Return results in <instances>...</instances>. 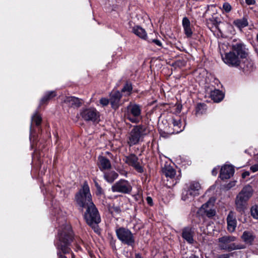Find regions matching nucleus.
Masks as SVG:
<instances>
[{
  "instance_id": "f257e3e1",
  "label": "nucleus",
  "mask_w": 258,
  "mask_h": 258,
  "mask_svg": "<svg viewBox=\"0 0 258 258\" xmlns=\"http://www.w3.org/2000/svg\"><path fill=\"white\" fill-rule=\"evenodd\" d=\"M56 221L59 227L57 239L55 242L57 249V254L58 258H67L65 255L61 254V252L66 254L71 251L69 245L72 241V231L70 226L66 224L64 216L59 218V216L57 215Z\"/></svg>"
},
{
  "instance_id": "f03ea898",
  "label": "nucleus",
  "mask_w": 258,
  "mask_h": 258,
  "mask_svg": "<svg viewBox=\"0 0 258 258\" xmlns=\"http://www.w3.org/2000/svg\"><path fill=\"white\" fill-rule=\"evenodd\" d=\"M221 54L224 62L230 67L238 68L243 72H249L253 69V63L250 59H245L244 61L231 51Z\"/></svg>"
},
{
  "instance_id": "7ed1b4c3",
  "label": "nucleus",
  "mask_w": 258,
  "mask_h": 258,
  "mask_svg": "<svg viewBox=\"0 0 258 258\" xmlns=\"http://www.w3.org/2000/svg\"><path fill=\"white\" fill-rule=\"evenodd\" d=\"M75 200L77 205L81 208L82 210L83 208H86L94 204L92 201L89 186L86 181L83 183L81 188L76 193Z\"/></svg>"
},
{
  "instance_id": "20e7f679",
  "label": "nucleus",
  "mask_w": 258,
  "mask_h": 258,
  "mask_svg": "<svg viewBox=\"0 0 258 258\" xmlns=\"http://www.w3.org/2000/svg\"><path fill=\"white\" fill-rule=\"evenodd\" d=\"M253 194L252 187L249 185L245 186L237 195L235 199L236 211L242 214L244 213L247 206V202Z\"/></svg>"
},
{
  "instance_id": "39448f33",
  "label": "nucleus",
  "mask_w": 258,
  "mask_h": 258,
  "mask_svg": "<svg viewBox=\"0 0 258 258\" xmlns=\"http://www.w3.org/2000/svg\"><path fill=\"white\" fill-rule=\"evenodd\" d=\"M149 133L147 128L143 125L134 126L127 137V143L129 146L132 147L142 142L144 138Z\"/></svg>"
},
{
  "instance_id": "423d86ee",
  "label": "nucleus",
  "mask_w": 258,
  "mask_h": 258,
  "mask_svg": "<svg viewBox=\"0 0 258 258\" xmlns=\"http://www.w3.org/2000/svg\"><path fill=\"white\" fill-rule=\"evenodd\" d=\"M86 208L84 218L87 223L94 229V231L98 232L99 229L97 224L101 221L98 211L94 204Z\"/></svg>"
},
{
  "instance_id": "0eeeda50",
  "label": "nucleus",
  "mask_w": 258,
  "mask_h": 258,
  "mask_svg": "<svg viewBox=\"0 0 258 258\" xmlns=\"http://www.w3.org/2000/svg\"><path fill=\"white\" fill-rule=\"evenodd\" d=\"M124 115L132 123H137L141 120L142 106L131 102L125 108Z\"/></svg>"
},
{
  "instance_id": "6e6552de",
  "label": "nucleus",
  "mask_w": 258,
  "mask_h": 258,
  "mask_svg": "<svg viewBox=\"0 0 258 258\" xmlns=\"http://www.w3.org/2000/svg\"><path fill=\"white\" fill-rule=\"evenodd\" d=\"M201 186L199 182L191 181L185 185L182 195L181 199L184 201H191L194 198L200 195Z\"/></svg>"
},
{
  "instance_id": "1a4fd4ad",
  "label": "nucleus",
  "mask_w": 258,
  "mask_h": 258,
  "mask_svg": "<svg viewBox=\"0 0 258 258\" xmlns=\"http://www.w3.org/2000/svg\"><path fill=\"white\" fill-rule=\"evenodd\" d=\"M236 240L234 236H224L218 238L219 246L221 249L232 251L244 248V246L236 244L233 242Z\"/></svg>"
},
{
  "instance_id": "9d476101",
  "label": "nucleus",
  "mask_w": 258,
  "mask_h": 258,
  "mask_svg": "<svg viewBox=\"0 0 258 258\" xmlns=\"http://www.w3.org/2000/svg\"><path fill=\"white\" fill-rule=\"evenodd\" d=\"M79 115L87 122H98L100 120V113L94 107H84L80 110Z\"/></svg>"
},
{
  "instance_id": "9b49d317",
  "label": "nucleus",
  "mask_w": 258,
  "mask_h": 258,
  "mask_svg": "<svg viewBox=\"0 0 258 258\" xmlns=\"http://www.w3.org/2000/svg\"><path fill=\"white\" fill-rule=\"evenodd\" d=\"M118 239L123 244L128 246H133L135 242L132 232L127 228L120 227L115 230Z\"/></svg>"
},
{
  "instance_id": "f8f14e48",
  "label": "nucleus",
  "mask_w": 258,
  "mask_h": 258,
  "mask_svg": "<svg viewBox=\"0 0 258 258\" xmlns=\"http://www.w3.org/2000/svg\"><path fill=\"white\" fill-rule=\"evenodd\" d=\"M111 190L113 192L128 194L132 190V186L127 180L120 179L112 186Z\"/></svg>"
},
{
  "instance_id": "ddd939ff",
  "label": "nucleus",
  "mask_w": 258,
  "mask_h": 258,
  "mask_svg": "<svg viewBox=\"0 0 258 258\" xmlns=\"http://www.w3.org/2000/svg\"><path fill=\"white\" fill-rule=\"evenodd\" d=\"M162 172L169 182L168 186L171 187L175 185L180 180V176H176V171L170 166H165L162 169Z\"/></svg>"
},
{
  "instance_id": "4468645a",
  "label": "nucleus",
  "mask_w": 258,
  "mask_h": 258,
  "mask_svg": "<svg viewBox=\"0 0 258 258\" xmlns=\"http://www.w3.org/2000/svg\"><path fill=\"white\" fill-rule=\"evenodd\" d=\"M231 51L233 52L244 61L245 59H249L247 58L248 49L246 48L245 45L241 42L232 44Z\"/></svg>"
},
{
  "instance_id": "2eb2a0df",
  "label": "nucleus",
  "mask_w": 258,
  "mask_h": 258,
  "mask_svg": "<svg viewBox=\"0 0 258 258\" xmlns=\"http://www.w3.org/2000/svg\"><path fill=\"white\" fill-rule=\"evenodd\" d=\"M123 160L129 166L133 167L138 172L143 173L144 172L143 168L139 161V158L135 154H131L125 156Z\"/></svg>"
},
{
  "instance_id": "dca6fc26",
  "label": "nucleus",
  "mask_w": 258,
  "mask_h": 258,
  "mask_svg": "<svg viewBox=\"0 0 258 258\" xmlns=\"http://www.w3.org/2000/svg\"><path fill=\"white\" fill-rule=\"evenodd\" d=\"M227 224V230L232 233L235 231L236 227L237 226V221L236 219V216L235 213L230 211L226 218Z\"/></svg>"
},
{
  "instance_id": "f3484780",
  "label": "nucleus",
  "mask_w": 258,
  "mask_h": 258,
  "mask_svg": "<svg viewBox=\"0 0 258 258\" xmlns=\"http://www.w3.org/2000/svg\"><path fill=\"white\" fill-rule=\"evenodd\" d=\"M214 201L210 199L207 202L203 204L201 208V211H203L205 214L209 218H212L216 214L215 210L212 209Z\"/></svg>"
},
{
  "instance_id": "a211bd4d",
  "label": "nucleus",
  "mask_w": 258,
  "mask_h": 258,
  "mask_svg": "<svg viewBox=\"0 0 258 258\" xmlns=\"http://www.w3.org/2000/svg\"><path fill=\"white\" fill-rule=\"evenodd\" d=\"M122 95L118 91H113L110 94V103L112 108L117 109L120 106V101Z\"/></svg>"
},
{
  "instance_id": "6ab92c4d",
  "label": "nucleus",
  "mask_w": 258,
  "mask_h": 258,
  "mask_svg": "<svg viewBox=\"0 0 258 258\" xmlns=\"http://www.w3.org/2000/svg\"><path fill=\"white\" fill-rule=\"evenodd\" d=\"M234 173V169L231 165H225L221 167L220 177L221 179H227L233 176Z\"/></svg>"
},
{
  "instance_id": "aec40b11",
  "label": "nucleus",
  "mask_w": 258,
  "mask_h": 258,
  "mask_svg": "<svg viewBox=\"0 0 258 258\" xmlns=\"http://www.w3.org/2000/svg\"><path fill=\"white\" fill-rule=\"evenodd\" d=\"M98 159V166L101 171H103L109 169L111 168V165L110 161L107 158L102 156H99Z\"/></svg>"
},
{
  "instance_id": "412c9836",
  "label": "nucleus",
  "mask_w": 258,
  "mask_h": 258,
  "mask_svg": "<svg viewBox=\"0 0 258 258\" xmlns=\"http://www.w3.org/2000/svg\"><path fill=\"white\" fill-rule=\"evenodd\" d=\"M194 232L192 229L189 227H185L182 230V237L189 243H192L194 242L193 236Z\"/></svg>"
},
{
  "instance_id": "4be33fe9",
  "label": "nucleus",
  "mask_w": 258,
  "mask_h": 258,
  "mask_svg": "<svg viewBox=\"0 0 258 258\" xmlns=\"http://www.w3.org/2000/svg\"><path fill=\"white\" fill-rule=\"evenodd\" d=\"M241 238L245 243L250 245L252 244L255 236L252 231H244L241 236Z\"/></svg>"
},
{
  "instance_id": "5701e85b",
  "label": "nucleus",
  "mask_w": 258,
  "mask_h": 258,
  "mask_svg": "<svg viewBox=\"0 0 258 258\" xmlns=\"http://www.w3.org/2000/svg\"><path fill=\"white\" fill-rule=\"evenodd\" d=\"M64 102L68 104L69 106L74 108L79 107L82 105L81 100L74 96L66 97Z\"/></svg>"
},
{
  "instance_id": "b1692460",
  "label": "nucleus",
  "mask_w": 258,
  "mask_h": 258,
  "mask_svg": "<svg viewBox=\"0 0 258 258\" xmlns=\"http://www.w3.org/2000/svg\"><path fill=\"white\" fill-rule=\"evenodd\" d=\"M182 24L186 36L187 37H191L192 31L190 28V23L189 19L186 17H184L182 19Z\"/></svg>"
},
{
  "instance_id": "393cba45",
  "label": "nucleus",
  "mask_w": 258,
  "mask_h": 258,
  "mask_svg": "<svg viewBox=\"0 0 258 258\" xmlns=\"http://www.w3.org/2000/svg\"><path fill=\"white\" fill-rule=\"evenodd\" d=\"M211 99L215 102H219L224 98V95L222 91L215 89L211 92L210 94Z\"/></svg>"
},
{
  "instance_id": "a878e982",
  "label": "nucleus",
  "mask_w": 258,
  "mask_h": 258,
  "mask_svg": "<svg viewBox=\"0 0 258 258\" xmlns=\"http://www.w3.org/2000/svg\"><path fill=\"white\" fill-rule=\"evenodd\" d=\"M172 123L173 126V131L172 132V134H178L182 132L184 128V126H183L181 123L180 119H172Z\"/></svg>"
},
{
  "instance_id": "bb28decb",
  "label": "nucleus",
  "mask_w": 258,
  "mask_h": 258,
  "mask_svg": "<svg viewBox=\"0 0 258 258\" xmlns=\"http://www.w3.org/2000/svg\"><path fill=\"white\" fill-rule=\"evenodd\" d=\"M132 32L142 39H146L147 37V34L145 30L140 26H135L132 29Z\"/></svg>"
},
{
  "instance_id": "cd10ccee",
  "label": "nucleus",
  "mask_w": 258,
  "mask_h": 258,
  "mask_svg": "<svg viewBox=\"0 0 258 258\" xmlns=\"http://www.w3.org/2000/svg\"><path fill=\"white\" fill-rule=\"evenodd\" d=\"M233 24L239 29L241 30L248 25V22L246 17H243L241 19L235 20L233 21Z\"/></svg>"
},
{
  "instance_id": "c85d7f7f",
  "label": "nucleus",
  "mask_w": 258,
  "mask_h": 258,
  "mask_svg": "<svg viewBox=\"0 0 258 258\" xmlns=\"http://www.w3.org/2000/svg\"><path fill=\"white\" fill-rule=\"evenodd\" d=\"M118 177V174L114 171H110L109 172H104V178L109 183L113 182L115 179Z\"/></svg>"
},
{
  "instance_id": "c756f323",
  "label": "nucleus",
  "mask_w": 258,
  "mask_h": 258,
  "mask_svg": "<svg viewBox=\"0 0 258 258\" xmlns=\"http://www.w3.org/2000/svg\"><path fill=\"white\" fill-rule=\"evenodd\" d=\"M56 94L54 91L46 92L40 100V105L47 103L49 100L56 96Z\"/></svg>"
},
{
  "instance_id": "7c9ffc66",
  "label": "nucleus",
  "mask_w": 258,
  "mask_h": 258,
  "mask_svg": "<svg viewBox=\"0 0 258 258\" xmlns=\"http://www.w3.org/2000/svg\"><path fill=\"white\" fill-rule=\"evenodd\" d=\"M209 21L211 22L214 26L211 27L208 25V27L211 29V31H213L212 29L214 28V27L216 29H217L220 31V29L218 26V25L221 23L220 19L217 17H212L211 18L209 19Z\"/></svg>"
},
{
  "instance_id": "2f4dec72",
  "label": "nucleus",
  "mask_w": 258,
  "mask_h": 258,
  "mask_svg": "<svg viewBox=\"0 0 258 258\" xmlns=\"http://www.w3.org/2000/svg\"><path fill=\"white\" fill-rule=\"evenodd\" d=\"M207 108L206 104L204 103H199L197 105L196 108V115H202L206 112Z\"/></svg>"
},
{
  "instance_id": "473e14b6",
  "label": "nucleus",
  "mask_w": 258,
  "mask_h": 258,
  "mask_svg": "<svg viewBox=\"0 0 258 258\" xmlns=\"http://www.w3.org/2000/svg\"><path fill=\"white\" fill-rule=\"evenodd\" d=\"M133 87L131 83L127 82L121 90V92L124 94L125 96H129L132 92Z\"/></svg>"
},
{
  "instance_id": "72a5a7b5",
  "label": "nucleus",
  "mask_w": 258,
  "mask_h": 258,
  "mask_svg": "<svg viewBox=\"0 0 258 258\" xmlns=\"http://www.w3.org/2000/svg\"><path fill=\"white\" fill-rule=\"evenodd\" d=\"M32 122H35L37 126H39L41 122V117L38 114L37 112L32 116Z\"/></svg>"
},
{
  "instance_id": "f704fd0d",
  "label": "nucleus",
  "mask_w": 258,
  "mask_h": 258,
  "mask_svg": "<svg viewBox=\"0 0 258 258\" xmlns=\"http://www.w3.org/2000/svg\"><path fill=\"white\" fill-rule=\"evenodd\" d=\"M250 214L254 219H258V206L254 205L250 209Z\"/></svg>"
},
{
  "instance_id": "c9c22d12",
  "label": "nucleus",
  "mask_w": 258,
  "mask_h": 258,
  "mask_svg": "<svg viewBox=\"0 0 258 258\" xmlns=\"http://www.w3.org/2000/svg\"><path fill=\"white\" fill-rule=\"evenodd\" d=\"M110 213L112 215L119 214L121 212L120 208L118 206H112L110 209Z\"/></svg>"
},
{
  "instance_id": "e433bc0d",
  "label": "nucleus",
  "mask_w": 258,
  "mask_h": 258,
  "mask_svg": "<svg viewBox=\"0 0 258 258\" xmlns=\"http://www.w3.org/2000/svg\"><path fill=\"white\" fill-rule=\"evenodd\" d=\"M223 9L226 13H228L231 11L232 7L228 3H224L223 4Z\"/></svg>"
},
{
  "instance_id": "4c0bfd02",
  "label": "nucleus",
  "mask_w": 258,
  "mask_h": 258,
  "mask_svg": "<svg viewBox=\"0 0 258 258\" xmlns=\"http://www.w3.org/2000/svg\"><path fill=\"white\" fill-rule=\"evenodd\" d=\"M149 43H153L155 45H156L159 47L162 46V42H161V41H160L159 40L157 39H151L149 41Z\"/></svg>"
},
{
  "instance_id": "58836bf2",
  "label": "nucleus",
  "mask_w": 258,
  "mask_h": 258,
  "mask_svg": "<svg viewBox=\"0 0 258 258\" xmlns=\"http://www.w3.org/2000/svg\"><path fill=\"white\" fill-rule=\"evenodd\" d=\"M109 102H110L109 100H108V99L105 98H102L100 100V103L103 106L107 105Z\"/></svg>"
},
{
  "instance_id": "ea45409f",
  "label": "nucleus",
  "mask_w": 258,
  "mask_h": 258,
  "mask_svg": "<svg viewBox=\"0 0 258 258\" xmlns=\"http://www.w3.org/2000/svg\"><path fill=\"white\" fill-rule=\"evenodd\" d=\"M235 184H236V181H231L229 183H228L225 187L227 189H230L231 187L234 186L235 185Z\"/></svg>"
},
{
  "instance_id": "a19ab883",
  "label": "nucleus",
  "mask_w": 258,
  "mask_h": 258,
  "mask_svg": "<svg viewBox=\"0 0 258 258\" xmlns=\"http://www.w3.org/2000/svg\"><path fill=\"white\" fill-rule=\"evenodd\" d=\"M250 170L253 172H255L258 171V164H255L250 167Z\"/></svg>"
},
{
  "instance_id": "79ce46f5",
  "label": "nucleus",
  "mask_w": 258,
  "mask_h": 258,
  "mask_svg": "<svg viewBox=\"0 0 258 258\" xmlns=\"http://www.w3.org/2000/svg\"><path fill=\"white\" fill-rule=\"evenodd\" d=\"M146 201L150 206H152L153 205V200L151 197H147L146 198Z\"/></svg>"
},
{
  "instance_id": "37998d69",
  "label": "nucleus",
  "mask_w": 258,
  "mask_h": 258,
  "mask_svg": "<svg viewBox=\"0 0 258 258\" xmlns=\"http://www.w3.org/2000/svg\"><path fill=\"white\" fill-rule=\"evenodd\" d=\"M245 3L248 5H254L255 4V0H245Z\"/></svg>"
},
{
  "instance_id": "c03bdc74",
  "label": "nucleus",
  "mask_w": 258,
  "mask_h": 258,
  "mask_svg": "<svg viewBox=\"0 0 258 258\" xmlns=\"http://www.w3.org/2000/svg\"><path fill=\"white\" fill-rule=\"evenodd\" d=\"M218 169H219V168H217V167L214 168L212 171V174L213 175L216 176L218 173Z\"/></svg>"
},
{
  "instance_id": "a18cd8bd",
  "label": "nucleus",
  "mask_w": 258,
  "mask_h": 258,
  "mask_svg": "<svg viewBox=\"0 0 258 258\" xmlns=\"http://www.w3.org/2000/svg\"><path fill=\"white\" fill-rule=\"evenodd\" d=\"M249 175V172L248 171H245L242 174V177L243 178H246L247 176Z\"/></svg>"
},
{
  "instance_id": "49530a36",
  "label": "nucleus",
  "mask_w": 258,
  "mask_h": 258,
  "mask_svg": "<svg viewBox=\"0 0 258 258\" xmlns=\"http://www.w3.org/2000/svg\"><path fill=\"white\" fill-rule=\"evenodd\" d=\"M230 255L229 254H223L219 256V258H230Z\"/></svg>"
},
{
  "instance_id": "de8ad7c7",
  "label": "nucleus",
  "mask_w": 258,
  "mask_h": 258,
  "mask_svg": "<svg viewBox=\"0 0 258 258\" xmlns=\"http://www.w3.org/2000/svg\"><path fill=\"white\" fill-rule=\"evenodd\" d=\"M30 140L31 142L32 138H33V136L32 135V132L31 129V126H30Z\"/></svg>"
},
{
  "instance_id": "09e8293b",
  "label": "nucleus",
  "mask_w": 258,
  "mask_h": 258,
  "mask_svg": "<svg viewBox=\"0 0 258 258\" xmlns=\"http://www.w3.org/2000/svg\"><path fill=\"white\" fill-rule=\"evenodd\" d=\"M135 258H143L140 253H136Z\"/></svg>"
},
{
  "instance_id": "8fccbe9b",
  "label": "nucleus",
  "mask_w": 258,
  "mask_h": 258,
  "mask_svg": "<svg viewBox=\"0 0 258 258\" xmlns=\"http://www.w3.org/2000/svg\"><path fill=\"white\" fill-rule=\"evenodd\" d=\"M189 258H199L198 256H196L195 255H192L190 256Z\"/></svg>"
},
{
  "instance_id": "3c124183",
  "label": "nucleus",
  "mask_w": 258,
  "mask_h": 258,
  "mask_svg": "<svg viewBox=\"0 0 258 258\" xmlns=\"http://www.w3.org/2000/svg\"><path fill=\"white\" fill-rule=\"evenodd\" d=\"M97 189L98 190H100L101 189V188L100 186H99L97 184Z\"/></svg>"
},
{
  "instance_id": "603ef678",
  "label": "nucleus",
  "mask_w": 258,
  "mask_h": 258,
  "mask_svg": "<svg viewBox=\"0 0 258 258\" xmlns=\"http://www.w3.org/2000/svg\"><path fill=\"white\" fill-rule=\"evenodd\" d=\"M255 158L256 161L258 162V153L255 155Z\"/></svg>"
},
{
  "instance_id": "864d4df0",
  "label": "nucleus",
  "mask_w": 258,
  "mask_h": 258,
  "mask_svg": "<svg viewBox=\"0 0 258 258\" xmlns=\"http://www.w3.org/2000/svg\"><path fill=\"white\" fill-rule=\"evenodd\" d=\"M255 253L256 254H258V248H257V249L256 250H255Z\"/></svg>"
},
{
  "instance_id": "5fc2aeb1",
  "label": "nucleus",
  "mask_w": 258,
  "mask_h": 258,
  "mask_svg": "<svg viewBox=\"0 0 258 258\" xmlns=\"http://www.w3.org/2000/svg\"><path fill=\"white\" fill-rule=\"evenodd\" d=\"M256 39H257V41H258V33H257V34L256 35Z\"/></svg>"
},
{
  "instance_id": "6e6d98bb",
  "label": "nucleus",
  "mask_w": 258,
  "mask_h": 258,
  "mask_svg": "<svg viewBox=\"0 0 258 258\" xmlns=\"http://www.w3.org/2000/svg\"><path fill=\"white\" fill-rule=\"evenodd\" d=\"M74 255L73 254V255H72V258H74Z\"/></svg>"
}]
</instances>
